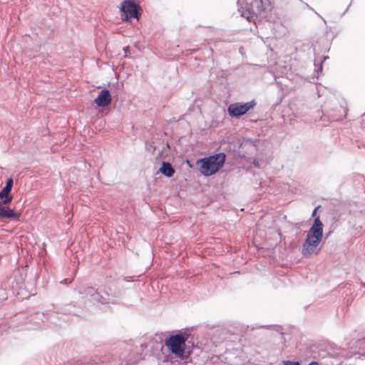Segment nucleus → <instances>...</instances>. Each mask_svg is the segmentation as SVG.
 <instances>
[{
    "mask_svg": "<svg viewBox=\"0 0 365 365\" xmlns=\"http://www.w3.org/2000/svg\"><path fill=\"white\" fill-rule=\"evenodd\" d=\"M322 236L323 224L318 217L314 220V224L307 232V239L302 246V254L304 255L317 254L319 251L317 247Z\"/></svg>",
    "mask_w": 365,
    "mask_h": 365,
    "instance_id": "nucleus-1",
    "label": "nucleus"
},
{
    "mask_svg": "<svg viewBox=\"0 0 365 365\" xmlns=\"http://www.w3.org/2000/svg\"><path fill=\"white\" fill-rule=\"evenodd\" d=\"M225 158V154L222 153L202 158L197 161V164H200L199 170L205 176L212 175L222 168Z\"/></svg>",
    "mask_w": 365,
    "mask_h": 365,
    "instance_id": "nucleus-2",
    "label": "nucleus"
},
{
    "mask_svg": "<svg viewBox=\"0 0 365 365\" xmlns=\"http://www.w3.org/2000/svg\"><path fill=\"white\" fill-rule=\"evenodd\" d=\"M269 3V0H245L242 6V16L249 21H254L265 12Z\"/></svg>",
    "mask_w": 365,
    "mask_h": 365,
    "instance_id": "nucleus-3",
    "label": "nucleus"
},
{
    "mask_svg": "<svg viewBox=\"0 0 365 365\" xmlns=\"http://www.w3.org/2000/svg\"><path fill=\"white\" fill-rule=\"evenodd\" d=\"M185 341L186 339L182 334H175L167 339L165 344L172 354L182 358L185 349Z\"/></svg>",
    "mask_w": 365,
    "mask_h": 365,
    "instance_id": "nucleus-4",
    "label": "nucleus"
},
{
    "mask_svg": "<svg viewBox=\"0 0 365 365\" xmlns=\"http://www.w3.org/2000/svg\"><path fill=\"white\" fill-rule=\"evenodd\" d=\"M140 6L135 4V0H125L120 8L123 13V21H128L131 18L138 19L140 15Z\"/></svg>",
    "mask_w": 365,
    "mask_h": 365,
    "instance_id": "nucleus-5",
    "label": "nucleus"
},
{
    "mask_svg": "<svg viewBox=\"0 0 365 365\" xmlns=\"http://www.w3.org/2000/svg\"><path fill=\"white\" fill-rule=\"evenodd\" d=\"M256 103L251 101L245 103H235L228 106L227 111L231 117L240 118L242 115L247 113L250 110L254 108Z\"/></svg>",
    "mask_w": 365,
    "mask_h": 365,
    "instance_id": "nucleus-6",
    "label": "nucleus"
},
{
    "mask_svg": "<svg viewBox=\"0 0 365 365\" xmlns=\"http://www.w3.org/2000/svg\"><path fill=\"white\" fill-rule=\"evenodd\" d=\"M112 98L110 91L107 89H103L100 91L94 102L98 107H106L111 102Z\"/></svg>",
    "mask_w": 365,
    "mask_h": 365,
    "instance_id": "nucleus-7",
    "label": "nucleus"
},
{
    "mask_svg": "<svg viewBox=\"0 0 365 365\" xmlns=\"http://www.w3.org/2000/svg\"><path fill=\"white\" fill-rule=\"evenodd\" d=\"M8 202H4V201L0 202V217L3 218H9V219H17L20 214H17L14 212V210L9 208L6 206Z\"/></svg>",
    "mask_w": 365,
    "mask_h": 365,
    "instance_id": "nucleus-8",
    "label": "nucleus"
},
{
    "mask_svg": "<svg viewBox=\"0 0 365 365\" xmlns=\"http://www.w3.org/2000/svg\"><path fill=\"white\" fill-rule=\"evenodd\" d=\"M159 171L168 178L172 177L175 173L174 168L172 167L171 164L168 162H163L162 166Z\"/></svg>",
    "mask_w": 365,
    "mask_h": 365,
    "instance_id": "nucleus-9",
    "label": "nucleus"
},
{
    "mask_svg": "<svg viewBox=\"0 0 365 365\" xmlns=\"http://www.w3.org/2000/svg\"><path fill=\"white\" fill-rule=\"evenodd\" d=\"M10 192L11 190L5 187L0 192V199L4 201V202H10L11 201L12 197L9 195Z\"/></svg>",
    "mask_w": 365,
    "mask_h": 365,
    "instance_id": "nucleus-10",
    "label": "nucleus"
},
{
    "mask_svg": "<svg viewBox=\"0 0 365 365\" xmlns=\"http://www.w3.org/2000/svg\"><path fill=\"white\" fill-rule=\"evenodd\" d=\"M283 365H299V362L292 361H284Z\"/></svg>",
    "mask_w": 365,
    "mask_h": 365,
    "instance_id": "nucleus-11",
    "label": "nucleus"
},
{
    "mask_svg": "<svg viewBox=\"0 0 365 365\" xmlns=\"http://www.w3.org/2000/svg\"><path fill=\"white\" fill-rule=\"evenodd\" d=\"M12 185H13V180L11 178H9L6 182L5 187H7V188H9L10 190H11Z\"/></svg>",
    "mask_w": 365,
    "mask_h": 365,
    "instance_id": "nucleus-12",
    "label": "nucleus"
},
{
    "mask_svg": "<svg viewBox=\"0 0 365 365\" xmlns=\"http://www.w3.org/2000/svg\"><path fill=\"white\" fill-rule=\"evenodd\" d=\"M253 164H254V165H255V167H257V168H259V162H258V161H257V160H254Z\"/></svg>",
    "mask_w": 365,
    "mask_h": 365,
    "instance_id": "nucleus-13",
    "label": "nucleus"
},
{
    "mask_svg": "<svg viewBox=\"0 0 365 365\" xmlns=\"http://www.w3.org/2000/svg\"><path fill=\"white\" fill-rule=\"evenodd\" d=\"M318 208H319V207H317L314 210V211H313V212H312V216H314V215H316V213H317V211Z\"/></svg>",
    "mask_w": 365,
    "mask_h": 365,
    "instance_id": "nucleus-14",
    "label": "nucleus"
},
{
    "mask_svg": "<svg viewBox=\"0 0 365 365\" xmlns=\"http://www.w3.org/2000/svg\"><path fill=\"white\" fill-rule=\"evenodd\" d=\"M71 280H68V279H67L64 280V283H65V284H70V283H71Z\"/></svg>",
    "mask_w": 365,
    "mask_h": 365,
    "instance_id": "nucleus-15",
    "label": "nucleus"
},
{
    "mask_svg": "<svg viewBox=\"0 0 365 365\" xmlns=\"http://www.w3.org/2000/svg\"><path fill=\"white\" fill-rule=\"evenodd\" d=\"M361 120H365V113L361 115Z\"/></svg>",
    "mask_w": 365,
    "mask_h": 365,
    "instance_id": "nucleus-16",
    "label": "nucleus"
},
{
    "mask_svg": "<svg viewBox=\"0 0 365 365\" xmlns=\"http://www.w3.org/2000/svg\"><path fill=\"white\" fill-rule=\"evenodd\" d=\"M317 364V362L313 361V362L310 363L309 365H313V364Z\"/></svg>",
    "mask_w": 365,
    "mask_h": 365,
    "instance_id": "nucleus-17",
    "label": "nucleus"
}]
</instances>
